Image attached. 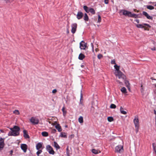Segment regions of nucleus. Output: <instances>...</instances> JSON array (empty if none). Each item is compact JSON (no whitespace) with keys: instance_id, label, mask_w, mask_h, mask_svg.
<instances>
[{"instance_id":"nucleus-1","label":"nucleus","mask_w":156,"mask_h":156,"mask_svg":"<svg viewBox=\"0 0 156 156\" xmlns=\"http://www.w3.org/2000/svg\"><path fill=\"white\" fill-rule=\"evenodd\" d=\"M11 131L8 133L9 136H17L20 134V128L16 126H15L13 128H10Z\"/></svg>"},{"instance_id":"nucleus-2","label":"nucleus","mask_w":156,"mask_h":156,"mask_svg":"<svg viewBox=\"0 0 156 156\" xmlns=\"http://www.w3.org/2000/svg\"><path fill=\"white\" fill-rule=\"evenodd\" d=\"M115 69L116 71L115 73V74L118 77L119 79H122V80H125L126 78V76L119 70L120 66L115 64L114 66Z\"/></svg>"},{"instance_id":"nucleus-3","label":"nucleus","mask_w":156,"mask_h":156,"mask_svg":"<svg viewBox=\"0 0 156 156\" xmlns=\"http://www.w3.org/2000/svg\"><path fill=\"white\" fill-rule=\"evenodd\" d=\"M119 13H122L123 15L125 16H128L129 17H134L135 18L137 17V15L135 14H132L131 12L127 10L122 9L119 11Z\"/></svg>"},{"instance_id":"nucleus-4","label":"nucleus","mask_w":156,"mask_h":156,"mask_svg":"<svg viewBox=\"0 0 156 156\" xmlns=\"http://www.w3.org/2000/svg\"><path fill=\"white\" fill-rule=\"evenodd\" d=\"M123 151V146L121 145H119L116 146L115 148V153H121Z\"/></svg>"},{"instance_id":"nucleus-5","label":"nucleus","mask_w":156,"mask_h":156,"mask_svg":"<svg viewBox=\"0 0 156 156\" xmlns=\"http://www.w3.org/2000/svg\"><path fill=\"white\" fill-rule=\"evenodd\" d=\"M30 121L34 125H37L39 123V119L36 117H32L30 119Z\"/></svg>"},{"instance_id":"nucleus-6","label":"nucleus","mask_w":156,"mask_h":156,"mask_svg":"<svg viewBox=\"0 0 156 156\" xmlns=\"http://www.w3.org/2000/svg\"><path fill=\"white\" fill-rule=\"evenodd\" d=\"M133 122L135 128H139V121L138 116L136 115L135 116L133 120Z\"/></svg>"},{"instance_id":"nucleus-7","label":"nucleus","mask_w":156,"mask_h":156,"mask_svg":"<svg viewBox=\"0 0 156 156\" xmlns=\"http://www.w3.org/2000/svg\"><path fill=\"white\" fill-rule=\"evenodd\" d=\"M46 149L48 152L49 154H54L55 153V151L53 150L52 148L50 145H48L46 147Z\"/></svg>"},{"instance_id":"nucleus-8","label":"nucleus","mask_w":156,"mask_h":156,"mask_svg":"<svg viewBox=\"0 0 156 156\" xmlns=\"http://www.w3.org/2000/svg\"><path fill=\"white\" fill-rule=\"evenodd\" d=\"M71 27L72 28L71 31L73 34H74L75 33L76 31L77 24L75 23H73L72 24Z\"/></svg>"},{"instance_id":"nucleus-9","label":"nucleus","mask_w":156,"mask_h":156,"mask_svg":"<svg viewBox=\"0 0 156 156\" xmlns=\"http://www.w3.org/2000/svg\"><path fill=\"white\" fill-rule=\"evenodd\" d=\"M80 47L81 49H85L86 47L87 44L83 41L80 43Z\"/></svg>"},{"instance_id":"nucleus-10","label":"nucleus","mask_w":156,"mask_h":156,"mask_svg":"<svg viewBox=\"0 0 156 156\" xmlns=\"http://www.w3.org/2000/svg\"><path fill=\"white\" fill-rule=\"evenodd\" d=\"M4 138L1 137L0 138V149H3L5 146Z\"/></svg>"},{"instance_id":"nucleus-11","label":"nucleus","mask_w":156,"mask_h":156,"mask_svg":"<svg viewBox=\"0 0 156 156\" xmlns=\"http://www.w3.org/2000/svg\"><path fill=\"white\" fill-rule=\"evenodd\" d=\"M27 147L26 144H22L21 145V148L24 153L27 151Z\"/></svg>"},{"instance_id":"nucleus-12","label":"nucleus","mask_w":156,"mask_h":156,"mask_svg":"<svg viewBox=\"0 0 156 156\" xmlns=\"http://www.w3.org/2000/svg\"><path fill=\"white\" fill-rule=\"evenodd\" d=\"M83 16V14L81 12H78L76 15V17L79 20L82 18Z\"/></svg>"},{"instance_id":"nucleus-13","label":"nucleus","mask_w":156,"mask_h":156,"mask_svg":"<svg viewBox=\"0 0 156 156\" xmlns=\"http://www.w3.org/2000/svg\"><path fill=\"white\" fill-rule=\"evenodd\" d=\"M143 14L145 16L147 19H149L152 20L153 17L149 15L146 12L143 11Z\"/></svg>"},{"instance_id":"nucleus-14","label":"nucleus","mask_w":156,"mask_h":156,"mask_svg":"<svg viewBox=\"0 0 156 156\" xmlns=\"http://www.w3.org/2000/svg\"><path fill=\"white\" fill-rule=\"evenodd\" d=\"M43 143L41 142L38 143L36 145V147L37 150H39L41 149L42 147Z\"/></svg>"},{"instance_id":"nucleus-15","label":"nucleus","mask_w":156,"mask_h":156,"mask_svg":"<svg viewBox=\"0 0 156 156\" xmlns=\"http://www.w3.org/2000/svg\"><path fill=\"white\" fill-rule=\"evenodd\" d=\"M23 136L26 138H29L30 137L29 135L27 133V131L25 130H23Z\"/></svg>"},{"instance_id":"nucleus-16","label":"nucleus","mask_w":156,"mask_h":156,"mask_svg":"<svg viewBox=\"0 0 156 156\" xmlns=\"http://www.w3.org/2000/svg\"><path fill=\"white\" fill-rule=\"evenodd\" d=\"M53 146L55 148H56L57 150L59 149L60 148V147L59 146L57 143L55 141L54 142Z\"/></svg>"},{"instance_id":"nucleus-17","label":"nucleus","mask_w":156,"mask_h":156,"mask_svg":"<svg viewBox=\"0 0 156 156\" xmlns=\"http://www.w3.org/2000/svg\"><path fill=\"white\" fill-rule=\"evenodd\" d=\"M55 127L58 130V132H60L62 131V129L59 124H58L56 125Z\"/></svg>"},{"instance_id":"nucleus-18","label":"nucleus","mask_w":156,"mask_h":156,"mask_svg":"<svg viewBox=\"0 0 156 156\" xmlns=\"http://www.w3.org/2000/svg\"><path fill=\"white\" fill-rule=\"evenodd\" d=\"M120 90L122 93L124 94H126L127 93L126 89L124 87H122Z\"/></svg>"},{"instance_id":"nucleus-19","label":"nucleus","mask_w":156,"mask_h":156,"mask_svg":"<svg viewBox=\"0 0 156 156\" xmlns=\"http://www.w3.org/2000/svg\"><path fill=\"white\" fill-rule=\"evenodd\" d=\"M82 90L81 91V94H80V103L79 104V106H81V108L82 107H83V105L82 104V103L81 102V99L82 98Z\"/></svg>"},{"instance_id":"nucleus-20","label":"nucleus","mask_w":156,"mask_h":156,"mask_svg":"<svg viewBox=\"0 0 156 156\" xmlns=\"http://www.w3.org/2000/svg\"><path fill=\"white\" fill-rule=\"evenodd\" d=\"M120 111L121 113L122 114L125 115L127 113V112L126 111L123 110V108L122 107V106H121L120 108Z\"/></svg>"},{"instance_id":"nucleus-21","label":"nucleus","mask_w":156,"mask_h":156,"mask_svg":"<svg viewBox=\"0 0 156 156\" xmlns=\"http://www.w3.org/2000/svg\"><path fill=\"white\" fill-rule=\"evenodd\" d=\"M42 136L45 137H47L48 136V133L46 131L42 132L41 133Z\"/></svg>"},{"instance_id":"nucleus-22","label":"nucleus","mask_w":156,"mask_h":156,"mask_svg":"<svg viewBox=\"0 0 156 156\" xmlns=\"http://www.w3.org/2000/svg\"><path fill=\"white\" fill-rule=\"evenodd\" d=\"M83 19L85 21H88V19H89L88 17L87 14L86 13H85L84 14Z\"/></svg>"},{"instance_id":"nucleus-23","label":"nucleus","mask_w":156,"mask_h":156,"mask_svg":"<svg viewBox=\"0 0 156 156\" xmlns=\"http://www.w3.org/2000/svg\"><path fill=\"white\" fill-rule=\"evenodd\" d=\"M60 136L62 137L66 138L67 137L66 135V134L65 133L61 132L60 133Z\"/></svg>"},{"instance_id":"nucleus-24","label":"nucleus","mask_w":156,"mask_h":156,"mask_svg":"<svg viewBox=\"0 0 156 156\" xmlns=\"http://www.w3.org/2000/svg\"><path fill=\"white\" fill-rule=\"evenodd\" d=\"M90 12L93 14H94L95 13V10L93 8H90L89 9V12Z\"/></svg>"},{"instance_id":"nucleus-25","label":"nucleus","mask_w":156,"mask_h":156,"mask_svg":"<svg viewBox=\"0 0 156 156\" xmlns=\"http://www.w3.org/2000/svg\"><path fill=\"white\" fill-rule=\"evenodd\" d=\"M78 121L80 123H82L83 122V118L82 116H80L79 118Z\"/></svg>"},{"instance_id":"nucleus-26","label":"nucleus","mask_w":156,"mask_h":156,"mask_svg":"<svg viewBox=\"0 0 156 156\" xmlns=\"http://www.w3.org/2000/svg\"><path fill=\"white\" fill-rule=\"evenodd\" d=\"M36 153V154L37 156H42L41 155H40L39 154H41L42 152V150H39Z\"/></svg>"},{"instance_id":"nucleus-27","label":"nucleus","mask_w":156,"mask_h":156,"mask_svg":"<svg viewBox=\"0 0 156 156\" xmlns=\"http://www.w3.org/2000/svg\"><path fill=\"white\" fill-rule=\"evenodd\" d=\"M83 8L84 10L87 13L89 12V9H88V7L86 6H84L83 7Z\"/></svg>"},{"instance_id":"nucleus-28","label":"nucleus","mask_w":156,"mask_h":156,"mask_svg":"<svg viewBox=\"0 0 156 156\" xmlns=\"http://www.w3.org/2000/svg\"><path fill=\"white\" fill-rule=\"evenodd\" d=\"M146 7L147 9H149L150 10H152L154 9V7L152 5H147Z\"/></svg>"},{"instance_id":"nucleus-29","label":"nucleus","mask_w":156,"mask_h":156,"mask_svg":"<svg viewBox=\"0 0 156 156\" xmlns=\"http://www.w3.org/2000/svg\"><path fill=\"white\" fill-rule=\"evenodd\" d=\"M92 152L95 154H97L99 153L98 151V150L94 149H92Z\"/></svg>"},{"instance_id":"nucleus-30","label":"nucleus","mask_w":156,"mask_h":156,"mask_svg":"<svg viewBox=\"0 0 156 156\" xmlns=\"http://www.w3.org/2000/svg\"><path fill=\"white\" fill-rule=\"evenodd\" d=\"M136 26L137 28H144V26L143 25V24H137Z\"/></svg>"},{"instance_id":"nucleus-31","label":"nucleus","mask_w":156,"mask_h":156,"mask_svg":"<svg viewBox=\"0 0 156 156\" xmlns=\"http://www.w3.org/2000/svg\"><path fill=\"white\" fill-rule=\"evenodd\" d=\"M85 58V56L84 54L80 53L79 56L78 58Z\"/></svg>"},{"instance_id":"nucleus-32","label":"nucleus","mask_w":156,"mask_h":156,"mask_svg":"<svg viewBox=\"0 0 156 156\" xmlns=\"http://www.w3.org/2000/svg\"><path fill=\"white\" fill-rule=\"evenodd\" d=\"M65 108L64 106H63L62 108V110L63 112V115L64 116L66 114L67 112L65 110Z\"/></svg>"},{"instance_id":"nucleus-33","label":"nucleus","mask_w":156,"mask_h":156,"mask_svg":"<svg viewBox=\"0 0 156 156\" xmlns=\"http://www.w3.org/2000/svg\"><path fill=\"white\" fill-rule=\"evenodd\" d=\"M108 121L109 122H111L113 120V118L112 117H108Z\"/></svg>"},{"instance_id":"nucleus-34","label":"nucleus","mask_w":156,"mask_h":156,"mask_svg":"<svg viewBox=\"0 0 156 156\" xmlns=\"http://www.w3.org/2000/svg\"><path fill=\"white\" fill-rule=\"evenodd\" d=\"M110 107L111 108H115L116 107V106L115 104H112L110 105Z\"/></svg>"},{"instance_id":"nucleus-35","label":"nucleus","mask_w":156,"mask_h":156,"mask_svg":"<svg viewBox=\"0 0 156 156\" xmlns=\"http://www.w3.org/2000/svg\"><path fill=\"white\" fill-rule=\"evenodd\" d=\"M13 113L16 115L20 114L19 111L18 110H15L13 111Z\"/></svg>"},{"instance_id":"nucleus-36","label":"nucleus","mask_w":156,"mask_h":156,"mask_svg":"<svg viewBox=\"0 0 156 156\" xmlns=\"http://www.w3.org/2000/svg\"><path fill=\"white\" fill-rule=\"evenodd\" d=\"M143 25L144 26V28L146 26L149 27H151V26L149 24L147 23H143Z\"/></svg>"},{"instance_id":"nucleus-37","label":"nucleus","mask_w":156,"mask_h":156,"mask_svg":"<svg viewBox=\"0 0 156 156\" xmlns=\"http://www.w3.org/2000/svg\"><path fill=\"white\" fill-rule=\"evenodd\" d=\"M98 22H100L101 20V16H100V15H98Z\"/></svg>"},{"instance_id":"nucleus-38","label":"nucleus","mask_w":156,"mask_h":156,"mask_svg":"<svg viewBox=\"0 0 156 156\" xmlns=\"http://www.w3.org/2000/svg\"><path fill=\"white\" fill-rule=\"evenodd\" d=\"M4 0L5 1V2L6 3H9V2H10V3L12 2L13 1V0Z\"/></svg>"},{"instance_id":"nucleus-39","label":"nucleus","mask_w":156,"mask_h":156,"mask_svg":"<svg viewBox=\"0 0 156 156\" xmlns=\"http://www.w3.org/2000/svg\"><path fill=\"white\" fill-rule=\"evenodd\" d=\"M98 58H103V56L101 54H99L98 55Z\"/></svg>"},{"instance_id":"nucleus-40","label":"nucleus","mask_w":156,"mask_h":156,"mask_svg":"<svg viewBox=\"0 0 156 156\" xmlns=\"http://www.w3.org/2000/svg\"><path fill=\"white\" fill-rule=\"evenodd\" d=\"M111 63L112 64H115V65L116 63L115 62V61L114 60V59H113V60H112L111 62Z\"/></svg>"},{"instance_id":"nucleus-41","label":"nucleus","mask_w":156,"mask_h":156,"mask_svg":"<svg viewBox=\"0 0 156 156\" xmlns=\"http://www.w3.org/2000/svg\"><path fill=\"white\" fill-rule=\"evenodd\" d=\"M125 83L126 84H126H128V85H129V82L127 80H125Z\"/></svg>"},{"instance_id":"nucleus-42","label":"nucleus","mask_w":156,"mask_h":156,"mask_svg":"<svg viewBox=\"0 0 156 156\" xmlns=\"http://www.w3.org/2000/svg\"><path fill=\"white\" fill-rule=\"evenodd\" d=\"M57 91V90L56 89H54V90H52V93H53L55 94V93Z\"/></svg>"},{"instance_id":"nucleus-43","label":"nucleus","mask_w":156,"mask_h":156,"mask_svg":"<svg viewBox=\"0 0 156 156\" xmlns=\"http://www.w3.org/2000/svg\"><path fill=\"white\" fill-rule=\"evenodd\" d=\"M126 87L128 88V90H129V91H130V88L129 87V85H128V84H126Z\"/></svg>"},{"instance_id":"nucleus-44","label":"nucleus","mask_w":156,"mask_h":156,"mask_svg":"<svg viewBox=\"0 0 156 156\" xmlns=\"http://www.w3.org/2000/svg\"><path fill=\"white\" fill-rule=\"evenodd\" d=\"M104 2L105 4H108V0H105Z\"/></svg>"},{"instance_id":"nucleus-45","label":"nucleus","mask_w":156,"mask_h":156,"mask_svg":"<svg viewBox=\"0 0 156 156\" xmlns=\"http://www.w3.org/2000/svg\"><path fill=\"white\" fill-rule=\"evenodd\" d=\"M116 81L118 83H119L120 84H122V82L118 80H116Z\"/></svg>"},{"instance_id":"nucleus-46","label":"nucleus","mask_w":156,"mask_h":156,"mask_svg":"<svg viewBox=\"0 0 156 156\" xmlns=\"http://www.w3.org/2000/svg\"><path fill=\"white\" fill-rule=\"evenodd\" d=\"M91 46H92V49H93V50H94V49L93 44V43H91Z\"/></svg>"},{"instance_id":"nucleus-47","label":"nucleus","mask_w":156,"mask_h":156,"mask_svg":"<svg viewBox=\"0 0 156 156\" xmlns=\"http://www.w3.org/2000/svg\"><path fill=\"white\" fill-rule=\"evenodd\" d=\"M151 50L153 51H155L156 50V49L155 47H154L153 48H151Z\"/></svg>"},{"instance_id":"nucleus-48","label":"nucleus","mask_w":156,"mask_h":156,"mask_svg":"<svg viewBox=\"0 0 156 156\" xmlns=\"http://www.w3.org/2000/svg\"><path fill=\"white\" fill-rule=\"evenodd\" d=\"M135 21L138 23H139L140 22L139 20L138 19L136 20Z\"/></svg>"},{"instance_id":"nucleus-49","label":"nucleus","mask_w":156,"mask_h":156,"mask_svg":"<svg viewBox=\"0 0 156 156\" xmlns=\"http://www.w3.org/2000/svg\"><path fill=\"white\" fill-rule=\"evenodd\" d=\"M140 90H141V92H143L144 91V90H143V88H140Z\"/></svg>"},{"instance_id":"nucleus-50","label":"nucleus","mask_w":156,"mask_h":156,"mask_svg":"<svg viewBox=\"0 0 156 156\" xmlns=\"http://www.w3.org/2000/svg\"><path fill=\"white\" fill-rule=\"evenodd\" d=\"M136 128V133H137L138 132V129L139 128Z\"/></svg>"},{"instance_id":"nucleus-51","label":"nucleus","mask_w":156,"mask_h":156,"mask_svg":"<svg viewBox=\"0 0 156 156\" xmlns=\"http://www.w3.org/2000/svg\"><path fill=\"white\" fill-rule=\"evenodd\" d=\"M13 153V151L12 150H11L10 152V154H12V153Z\"/></svg>"},{"instance_id":"nucleus-52","label":"nucleus","mask_w":156,"mask_h":156,"mask_svg":"<svg viewBox=\"0 0 156 156\" xmlns=\"http://www.w3.org/2000/svg\"><path fill=\"white\" fill-rule=\"evenodd\" d=\"M66 154L68 156H70L69 154V153L68 151H66Z\"/></svg>"},{"instance_id":"nucleus-53","label":"nucleus","mask_w":156,"mask_h":156,"mask_svg":"<svg viewBox=\"0 0 156 156\" xmlns=\"http://www.w3.org/2000/svg\"><path fill=\"white\" fill-rule=\"evenodd\" d=\"M154 113L156 115V111L154 109Z\"/></svg>"},{"instance_id":"nucleus-54","label":"nucleus","mask_w":156,"mask_h":156,"mask_svg":"<svg viewBox=\"0 0 156 156\" xmlns=\"http://www.w3.org/2000/svg\"><path fill=\"white\" fill-rule=\"evenodd\" d=\"M84 66V64L82 65L81 66V67H82V68Z\"/></svg>"},{"instance_id":"nucleus-55","label":"nucleus","mask_w":156,"mask_h":156,"mask_svg":"<svg viewBox=\"0 0 156 156\" xmlns=\"http://www.w3.org/2000/svg\"><path fill=\"white\" fill-rule=\"evenodd\" d=\"M53 131H54V132H55V131H56V129H53Z\"/></svg>"},{"instance_id":"nucleus-56","label":"nucleus","mask_w":156,"mask_h":156,"mask_svg":"<svg viewBox=\"0 0 156 156\" xmlns=\"http://www.w3.org/2000/svg\"><path fill=\"white\" fill-rule=\"evenodd\" d=\"M68 147H67L66 148V151H68Z\"/></svg>"},{"instance_id":"nucleus-57","label":"nucleus","mask_w":156,"mask_h":156,"mask_svg":"<svg viewBox=\"0 0 156 156\" xmlns=\"http://www.w3.org/2000/svg\"><path fill=\"white\" fill-rule=\"evenodd\" d=\"M143 85L142 84L141 85V88H143Z\"/></svg>"},{"instance_id":"nucleus-58","label":"nucleus","mask_w":156,"mask_h":156,"mask_svg":"<svg viewBox=\"0 0 156 156\" xmlns=\"http://www.w3.org/2000/svg\"><path fill=\"white\" fill-rule=\"evenodd\" d=\"M153 43L154 44L155 43V42L154 41H153Z\"/></svg>"},{"instance_id":"nucleus-59","label":"nucleus","mask_w":156,"mask_h":156,"mask_svg":"<svg viewBox=\"0 0 156 156\" xmlns=\"http://www.w3.org/2000/svg\"><path fill=\"white\" fill-rule=\"evenodd\" d=\"M67 33H69V30H68H68H67Z\"/></svg>"},{"instance_id":"nucleus-60","label":"nucleus","mask_w":156,"mask_h":156,"mask_svg":"<svg viewBox=\"0 0 156 156\" xmlns=\"http://www.w3.org/2000/svg\"><path fill=\"white\" fill-rule=\"evenodd\" d=\"M0 131H1V132H3V130H1Z\"/></svg>"},{"instance_id":"nucleus-61","label":"nucleus","mask_w":156,"mask_h":156,"mask_svg":"<svg viewBox=\"0 0 156 156\" xmlns=\"http://www.w3.org/2000/svg\"><path fill=\"white\" fill-rule=\"evenodd\" d=\"M155 87H156V83L154 85Z\"/></svg>"},{"instance_id":"nucleus-62","label":"nucleus","mask_w":156,"mask_h":156,"mask_svg":"<svg viewBox=\"0 0 156 156\" xmlns=\"http://www.w3.org/2000/svg\"><path fill=\"white\" fill-rule=\"evenodd\" d=\"M65 127H67V126H65Z\"/></svg>"},{"instance_id":"nucleus-63","label":"nucleus","mask_w":156,"mask_h":156,"mask_svg":"<svg viewBox=\"0 0 156 156\" xmlns=\"http://www.w3.org/2000/svg\"><path fill=\"white\" fill-rule=\"evenodd\" d=\"M151 79L152 80H153V79L152 78H151Z\"/></svg>"},{"instance_id":"nucleus-64","label":"nucleus","mask_w":156,"mask_h":156,"mask_svg":"<svg viewBox=\"0 0 156 156\" xmlns=\"http://www.w3.org/2000/svg\"><path fill=\"white\" fill-rule=\"evenodd\" d=\"M80 59V60H82L83 59Z\"/></svg>"}]
</instances>
